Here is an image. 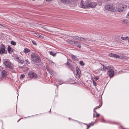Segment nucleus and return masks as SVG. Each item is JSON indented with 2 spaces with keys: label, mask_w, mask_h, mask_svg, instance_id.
<instances>
[{
  "label": "nucleus",
  "mask_w": 129,
  "mask_h": 129,
  "mask_svg": "<svg viewBox=\"0 0 129 129\" xmlns=\"http://www.w3.org/2000/svg\"><path fill=\"white\" fill-rule=\"evenodd\" d=\"M97 4L95 2H92L90 0H85V2L82 0L80 4L81 7L84 8H94L96 7Z\"/></svg>",
  "instance_id": "obj_1"
},
{
  "label": "nucleus",
  "mask_w": 129,
  "mask_h": 129,
  "mask_svg": "<svg viewBox=\"0 0 129 129\" xmlns=\"http://www.w3.org/2000/svg\"><path fill=\"white\" fill-rule=\"evenodd\" d=\"M31 60L35 63H39L41 60V58L39 55L35 53H32L31 55Z\"/></svg>",
  "instance_id": "obj_2"
},
{
  "label": "nucleus",
  "mask_w": 129,
  "mask_h": 129,
  "mask_svg": "<svg viewBox=\"0 0 129 129\" xmlns=\"http://www.w3.org/2000/svg\"><path fill=\"white\" fill-rule=\"evenodd\" d=\"M4 63L5 66L9 68L11 70L13 69L14 66L12 63L7 59L5 60L4 61Z\"/></svg>",
  "instance_id": "obj_3"
},
{
  "label": "nucleus",
  "mask_w": 129,
  "mask_h": 129,
  "mask_svg": "<svg viewBox=\"0 0 129 129\" xmlns=\"http://www.w3.org/2000/svg\"><path fill=\"white\" fill-rule=\"evenodd\" d=\"M114 67L112 66V68L109 69L107 72V74L110 78H111L114 76Z\"/></svg>",
  "instance_id": "obj_4"
},
{
  "label": "nucleus",
  "mask_w": 129,
  "mask_h": 129,
  "mask_svg": "<svg viewBox=\"0 0 129 129\" xmlns=\"http://www.w3.org/2000/svg\"><path fill=\"white\" fill-rule=\"evenodd\" d=\"M127 6L124 5H122L118 9V11L120 12H124L125 11L127 8Z\"/></svg>",
  "instance_id": "obj_5"
},
{
  "label": "nucleus",
  "mask_w": 129,
  "mask_h": 129,
  "mask_svg": "<svg viewBox=\"0 0 129 129\" xmlns=\"http://www.w3.org/2000/svg\"><path fill=\"white\" fill-rule=\"evenodd\" d=\"M73 38L77 40L81 41H85L87 40V38L85 39L81 37L77 36H72Z\"/></svg>",
  "instance_id": "obj_6"
},
{
  "label": "nucleus",
  "mask_w": 129,
  "mask_h": 129,
  "mask_svg": "<svg viewBox=\"0 0 129 129\" xmlns=\"http://www.w3.org/2000/svg\"><path fill=\"white\" fill-rule=\"evenodd\" d=\"M76 77L77 78H79L80 75L81 71L79 68L77 67L76 68Z\"/></svg>",
  "instance_id": "obj_7"
},
{
  "label": "nucleus",
  "mask_w": 129,
  "mask_h": 129,
  "mask_svg": "<svg viewBox=\"0 0 129 129\" xmlns=\"http://www.w3.org/2000/svg\"><path fill=\"white\" fill-rule=\"evenodd\" d=\"M105 9L111 11L113 10L114 8L112 5L108 4L105 6Z\"/></svg>",
  "instance_id": "obj_8"
},
{
  "label": "nucleus",
  "mask_w": 129,
  "mask_h": 129,
  "mask_svg": "<svg viewBox=\"0 0 129 129\" xmlns=\"http://www.w3.org/2000/svg\"><path fill=\"white\" fill-rule=\"evenodd\" d=\"M28 75L31 78H36L37 77V75L32 72H29L28 73Z\"/></svg>",
  "instance_id": "obj_9"
},
{
  "label": "nucleus",
  "mask_w": 129,
  "mask_h": 129,
  "mask_svg": "<svg viewBox=\"0 0 129 129\" xmlns=\"http://www.w3.org/2000/svg\"><path fill=\"white\" fill-rule=\"evenodd\" d=\"M101 64L103 66V70H103L105 72H106V71L107 70H108L109 69L112 68V66L111 65H109L108 66L106 67L102 64Z\"/></svg>",
  "instance_id": "obj_10"
},
{
  "label": "nucleus",
  "mask_w": 129,
  "mask_h": 129,
  "mask_svg": "<svg viewBox=\"0 0 129 129\" xmlns=\"http://www.w3.org/2000/svg\"><path fill=\"white\" fill-rule=\"evenodd\" d=\"M81 43L77 41H74L73 43V45L77 46L79 48H81V46L80 45L81 44Z\"/></svg>",
  "instance_id": "obj_11"
},
{
  "label": "nucleus",
  "mask_w": 129,
  "mask_h": 129,
  "mask_svg": "<svg viewBox=\"0 0 129 129\" xmlns=\"http://www.w3.org/2000/svg\"><path fill=\"white\" fill-rule=\"evenodd\" d=\"M122 23L127 25H129V21L125 19L123 20Z\"/></svg>",
  "instance_id": "obj_12"
},
{
  "label": "nucleus",
  "mask_w": 129,
  "mask_h": 129,
  "mask_svg": "<svg viewBox=\"0 0 129 129\" xmlns=\"http://www.w3.org/2000/svg\"><path fill=\"white\" fill-rule=\"evenodd\" d=\"M66 42L69 44H71L73 45L74 42V41H72L71 40L69 39H68L66 40Z\"/></svg>",
  "instance_id": "obj_13"
},
{
  "label": "nucleus",
  "mask_w": 129,
  "mask_h": 129,
  "mask_svg": "<svg viewBox=\"0 0 129 129\" xmlns=\"http://www.w3.org/2000/svg\"><path fill=\"white\" fill-rule=\"evenodd\" d=\"M7 75V73L6 71L5 70H3L2 71V75L3 77H6Z\"/></svg>",
  "instance_id": "obj_14"
},
{
  "label": "nucleus",
  "mask_w": 129,
  "mask_h": 129,
  "mask_svg": "<svg viewBox=\"0 0 129 129\" xmlns=\"http://www.w3.org/2000/svg\"><path fill=\"white\" fill-rule=\"evenodd\" d=\"M61 1L64 3L68 4L70 2V0H61Z\"/></svg>",
  "instance_id": "obj_15"
},
{
  "label": "nucleus",
  "mask_w": 129,
  "mask_h": 129,
  "mask_svg": "<svg viewBox=\"0 0 129 129\" xmlns=\"http://www.w3.org/2000/svg\"><path fill=\"white\" fill-rule=\"evenodd\" d=\"M110 56H111L112 57H114L116 58H119L120 57L118 55L115 54H110Z\"/></svg>",
  "instance_id": "obj_16"
},
{
  "label": "nucleus",
  "mask_w": 129,
  "mask_h": 129,
  "mask_svg": "<svg viewBox=\"0 0 129 129\" xmlns=\"http://www.w3.org/2000/svg\"><path fill=\"white\" fill-rule=\"evenodd\" d=\"M66 65H67L70 68H72V65L70 64V63L68 62H67L66 63Z\"/></svg>",
  "instance_id": "obj_17"
},
{
  "label": "nucleus",
  "mask_w": 129,
  "mask_h": 129,
  "mask_svg": "<svg viewBox=\"0 0 129 129\" xmlns=\"http://www.w3.org/2000/svg\"><path fill=\"white\" fill-rule=\"evenodd\" d=\"M5 49L4 48H2L0 49V53L2 54L5 51Z\"/></svg>",
  "instance_id": "obj_18"
},
{
  "label": "nucleus",
  "mask_w": 129,
  "mask_h": 129,
  "mask_svg": "<svg viewBox=\"0 0 129 129\" xmlns=\"http://www.w3.org/2000/svg\"><path fill=\"white\" fill-rule=\"evenodd\" d=\"M56 82H58V83L59 84L58 85H59L60 84H61L63 83V82L62 80H61L59 79H57L56 80Z\"/></svg>",
  "instance_id": "obj_19"
},
{
  "label": "nucleus",
  "mask_w": 129,
  "mask_h": 129,
  "mask_svg": "<svg viewBox=\"0 0 129 129\" xmlns=\"http://www.w3.org/2000/svg\"><path fill=\"white\" fill-rule=\"evenodd\" d=\"M30 51L29 49L26 48L24 49L23 50L24 52L25 53L29 52Z\"/></svg>",
  "instance_id": "obj_20"
},
{
  "label": "nucleus",
  "mask_w": 129,
  "mask_h": 129,
  "mask_svg": "<svg viewBox=\"0 0 129 129\" xmlns=\"http://www.w3.org/2000/svg\"><path fill=\"white\" fill-rule=\"evenodd\" d=\"M71 57L72 58V59L73 60H77V58L75 56H74V55H71Z\"/></svg>",
  "instance_id": "obj_21"
},
{
  "label": "nucleus",
  "mask_w": 129,
  "mask_h": 129,
  "mask_svg": "<svg viewBox=\"0 0 129 129\" xmlns=\"http://www.w3.org/2000/svg\"><path fill=\"white\" fill-rule=\"evenodd\" d=\"M8 50L9 52L10 53L13 52V50L11 49L10 47H8Z\"/></svg>",
  "instance_id": "obj_22"
},
{
  "label": "nucleus",
  "mask_w": 129,
  "mask_h": 129,
  "mask_svg": "<svg viewBox=\"0 0 129 129\" xmlns=\"http://www.w3.org/2000/svg\"><path fill=\"white\" fill-rule=\"evenodd\" d=\"M49 53L50 54V55L54 56L56 55V53H54L52 51H50L49 52Z\"/></svg>",
  "instance_id": "obj_23"
},
{
  "label": "nucleus",
  "mask_w": 129,
  "mask_h": 129,
  "mask_svg": "<svg viewBox=\"0 0 129 129\" xmlns=\"http://www.w3.org/2000/svg\"><path fill=\"white\" fill-rule=\"evenodd\" d=\"M47 69L48 71L49 72V73H50L52 75L53 74V71L52 70H51L49 69Z\"/></svg>",
  "instance_id": "obj_24"
},
{
  "label": "nucleus",
  "mask_w": 129,
  "mask_h": 129,
  "mask_svg": "<svg viewBox=\"0 0 129 129\" xmlns=\"http://www.w3.org/2000/svg\"><path fill=\"white\" fill-rule=\"evenodd\" d=\"M18 60V62L22 64H23L24 62L23 60L20 59Z\"/></svg>",
  "instance_id": "obj_25"
},
{
  "label": "nucleus",
  "mask_w": 129,
  "mask_h": 129,
  "mask_svg": "<svg viewBox=\"0 0 129 129\" xmlns=\"http://www.w3.org/2000/svg\"><path fill=\"white\" fill-rule=\"evenodd\" d=\"M11 43L12 45H15L16 44V42H15L13 41H11Z\"/></svg>",
  "instance_id": "obj_26"
},
{
  "label": "nucleus",
  "mask_w": 129,
  "mask_h": 129,
  "mask_svg": "<svg viewBox=\"0 0 129 129\" xmlns=\"http://www.w3.org/2000/svg\"><path fill=\"white\" fill-rule=\"evenodd\" d=\"M101 106H100V107H95V108H94V112H95L96 113H97V112H96L95 111V110L96 109H98V108H99L101 107Z\"/></svg>",
  "instance_id": "obj_27"
},
{
  "label": "nucleus",
  "mask_w": 129,
  "mask_h": 129,
  "mask_svg": "<svg viewBox=\"0 0 129 129\" xmlns=\"http://www.w3.org/2000/svg\"><path fill=\"white\" fill-rule=\"evenodd\" d=\"M79 63L80 65L82 66H83L84 65V63L82 61H81L79 62Z\"/></svg>",
  "instance_id": "obj_28"
},
{
  "label": "nucleus",
  "mask_w": 129,
  "mask_h": 129,
  "mask_svg": "<svg viewBox=\"0 0 129 129\" xmlns=\"http://www.w3.org/2000/svg\"><path fill=\"white\" fill-rule=\"evenodd\" d=\"M25 77V76L24 75V74H22L20 76V79H22L23 78H24Z\"/></svg>",
  "instance_id": "obj_29"
},
{
  "label": "nucleus",
  "mask_w": 129,
  "mask_h": 129,
  "mask_svg": "<svg viewBox=\"0 0 129 129\" xmlns=\"http://www.w3.org/2000/svg\"><path fill=\"white\" fill-rule=\"evenodd\" d=\"M121 39L123 40H128V37H122L121 38Z\"/></svg>",
  "instance_id": "obj_30"
},
{
  "label": "nucleus",
  "mask_w": 129,
  "mask_h": 129,
  "mask_svg": "<svg viewBox=\"0 0 129 129\" xmlns=\"http://www.w3.org/2000/svg\"><path fill=\"white\" fill-rule=\"evenodd\" d=\"M31 42L34 45H37V44L35 41L33 40H32L31 41Z\"/></svg>",
  "instance_id": "obj_31"
},
{
  "label": "nucleus",
  "mask_w": 129,
  "mask_h": 129,
  "mask_svg": "<svg viewBox=\"0 0 129 129\" xmlns=\"http://www.w3.org/2000/svg\"><path fill=\"white\" fill-rule=\"evenodd\" d=\"M93 125V124L90 123L89 124V125H87V129H88V128L90 127L91 125Z\"/></svg>",
  "instance_id": "obj_32"
},
{
  "label": "nucleus",
  "mask_w": 129,
  "mask_h": 129,
  "mask_svg": "<svg viewBox=\"0 0 129 129\" xmlns=\"http://www.w3.org/2000/svg\"><path fill=\"white\" fill-rule=\"evenodd\" d=\"M93 85L94 86H96V83L95 82V81L93 80Z\"/></svg>",
  "instance_id": "obj_33"
},
{
  "label": "nucleus",
  "mask_w": 129,
  "mask_h": 129,
  "mask_svg": "<svg viewBox=\"0 0 129 129\" xmlns=\"http://www.w3.org/2000/svg\"><path fill=\"white\" fill-rule=\"evenodd\" d=\"M38 38H41V39H43L44 38V37L43 36H42V35H38Z\"/></svg>",
  "instance_id": "obj_34"
},
{
  "label": "nucleus",
  "mask_w": 129,
  "mask_h": 129,
  "mask_svg": "<svg viewBox=\"0 0 129 129\" xmlns=\"http://www.w3.org/2000/svg\"><path fill=\"white\" fill-rule=\"evenodd\" d=\"M39 34H34V36H35V37H38V35H39Z\"/></svg>",
  "instance_id": "obj_35"
},
{
  "label": "nucleus",
  "mask_w": 129,
  "mask_h": 129,
  "mask_svg": "<svg viewBox=\"0 0 129 129\" xmlns=\"http://www.w3.org/2000/svg\"><path fill=\"white\" fill-rule=\"evenodd\" d=\"M96 114H97L95 116V117H98L100 116V115L99 114H97V113H96Z\"/></svg>",
  "instance_id": "obj_36"
},
{
  "label": "nucleus",
  "mask_w": 129,
  "mask_h": 129,
  "mask_svg": "<svg viewBox=\"0 0 129 129\" xmlns=\"http://www.w3.org/2000/svg\"><path fill=\"white\" fill-rule=\"evenodd\" d=\"M94 79L95 80H97L98 79H99V78L98 77H95L94 78Z\"/></svg>",
  "instance_id": "obj_37"
},
{
  "label": "nucleus",
  "mask_w": 129,
  "mask_h": 129,
  "mask_svg": "<svg viewBox=\"0 0 129 129\" xmlns=\"http://www.w3.org/2000/svg\"><path fill=\"white\" fill-rule=\"evenodd\" d=\"M44 29H45V30H46L47 31H49V32H51V31H50L49 29H47L44 28Z\"/></svg>",
  "instance_id": "obj_38"
},
{
  "label": "nucleus",
  "mask_w": 129,
  "mask_h": 129,
  "mask_svg": "<svg viewBox=\"0 0 129 129\" xmlns=\"http://www.w3.org/2000/svg\"><path fill=\"white\" fill-rule=\"evenodd\" d=\"M3 69V68L2 67H0V71H1Z\"/></svg>",
  "instance_id": "obj_39"
},
{
  "label": "nucleus",
  "mask_w": 129,
  "mask_h": 129,
  "mask_svg": "<svg viewBox=\"0 0 129 129\" xmlns=\"http://www.w3.org/2000/svg\"><path fill=\"white\" fill-rule=\"evenodd\" d=\"M16 59H17L18 61V59L19 60H20V59L19 58V57H16Z\"/></svg>",
  "instance_id": "obj_40"
},
{
  "label": "nucleus",
  "mask_w": 129,
  "mask_h": 129,
  "mask_svg": "<svg viewBox=\"0 0 129 129\" xmlns=\"http://www.w3.org/2000/svg\"><path fill=\"white\" fill-rule=\"evenodd\" d=\"M16 59H17L18 61V59L19 60H20V59L19 58V57H16Z\"/></svg>",
  "instance_id": "obj_41"
},
{
  "label": "nucleus",
  "mask_w": 129,
  "mask_h": 129,
  "mask_svg": "<svg viewBox=\"0 0 129 129\" xmlns=\"http://www.w3.org/2000/svg\"><path fill=\"white\" fill-rule=\"evenodd\" d=\"M25 61H26L27 63H29V61L28 60H25Z\"/></svg>",
  "instance_id": "obj_42"
},
{
  "label": "nucleus",
  "mask_w": 129,
  "mask_h": 129,
  "mask_svg": "<svg viewBox=\"0 0 129 129\" xmlns=\"http://www.w3.org/2000/svg\"><path fill=\"white\" fill-rule=\"evenodd\" d=\"M46 1L48 2H50L52 1V0H46Z\"/></svg>",
  "instance_id": "obj_43"
},
{
  "label": "nucleus",
  "mask_w": 129,
  "mask_h": 129,
  "mask_svg": "<svg viewBox=\"0 0 129 129\" xmlns=\"http://www.w3.org/2000/svg\"><path fill=\"white\" fill-rule=\"evenodd\" d=\"M93 117H94V116H95V114H94V113L93 114Z\"/></svg>",
  "instance_id": "obj_44"
},
{
  "label": "nucleus",
  "mask_w": 129,
  "mask_h": 129,
  "mask_svg": "<svg viewBox=\"0 0 129 129\" xmlns=\"http://www.w3.org/2000/svg\"><path fill=\"white\" fill-rule=\"evenodd\" d=\"M127 15L129 17V12H128V14Z\"/></svg>",
  "instance_id": "obj_45"
},
{
  "label": "nucleus",
  "mask_w": 129,
  "mask_h": 129,
  "mask_svg": "<svg viewBox=\"0 0 129 129\" xmlns=\"http://www.w3.org/2000/svg\"><path fill=\"white\" fill-rule=\"evenodd\" d=\"M20 119H19L17 121V122H18L20 120Z\"/></svg>",
  "instance_id": "obj_46"
},
{
  "label": "nucleus",
  "mask_w": 129,
  "mask_h": 129,
  "mask_svg": "<svg viewBox=\"0 0 129 129\" xmlns=\"http://www.w3.org/2000/svg\"><path fill=\"white\" fill-rule=\"evenodd\" d=\"M128 41L129 42V38H128Z\"/></svg>",
  "instance_id": "obj_47"
},
{
  "label": "nucleus",
  "mask_w": 129,
  "mask_h": 129,
  "mask_svg": "<svg viewBox=\"0 0 129 129\" xmlns=\"http://www.w3.org/2000/svg\"><path fill=\"white\" fill-rule=\"evenodd\" d=\"M128 8H129V5L128 6Z\"/></svg>",
  "instance_id": "obj_48"
}]
</instances>
